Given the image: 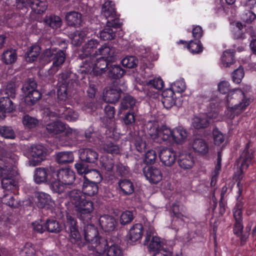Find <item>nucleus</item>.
I'll use <instances>...</instances> for the list:
<instances>
[{
  "label": "nucleus",
  "instance_id": "31",
  "mask_svg": "<svg viewBox=\"0 0 256 256\" xmlns=\"http://www.w3.org/2000/svg\"><path fill=\"white\" fill-rule=\"evenodd\" d=\"M115 54V49L112 47H110L106 44H104L100 47L98 50H96L94 54L96 56L102 55L107 60L110 61L112 60L111 58Z\"/></svg>",
  "mask_w": 256,
  "mask_h": 256
},
{
  "label": "nucleus",
  "instance_id": "6",
  "mask_svg": "<svg viewBox=\"0 0 256 256\" xmlns=\"http://www.w3.org/2000/svg\"><path fill=\"white\" fill-rule=\"evenodd\" d=\"M250 144H246V148L243 150L240 157V160L241 162L240 172H238L237 179L238 182L237 184V186L238 188V192L240 194L242 192V184L240 182V180L242 178V174L244 170L247 169L249 165L251 164L252 159L254 158L253 150L249 149Z\"/></svg>",
  "mask_w": 256,
  "mask_h": 256
},
{
  "label": "nucleus",
  "instance_id": "47",
  "mask_svg": "<svg viewBox=\"0 0 256 256\" xmlns=\"http://www.w3.org/2000/svg\"><path fill=\"white\" fill-rule=\"evenodd\" d=\"M30 7L36 12L40 14L46 10L47 5L44 0H32Z\"/></svg>",
  "mask_w": 256,
  "mask_h": 256
},
{
  "label": "nucleus",
  "instance_id": "30",
  "mask_svg": "<svg viewBox=\"0 0 256 256\" xmlns=\"http://www.w3.org/2000/svg\"><path fill=\"white\" fill-rule=\"evenodd\" d=\"M66 20L70 26H80L82 22V14L74 11L67 12L66 14Z\"/></svg>",
  "mask_w": 256,
  "mask_h": 256
},
{
  "label": "nucleus",
  "instance_id": "40",
  "mask_svg": "<svg viewBox=\"0 0 256 256\" xmlns=\"http://www.w3.org/2000/svg\"><path fill=\"white\" fill-rule=\"evenodd\" d=\"M36 197L37 206L41 208L49 205L51 202L50 196L45 192H38L36 194Z\"/></svg>",
  "mask_w": 256,
  "mask_h": 256
},
{
  "label": "nucleus",
  "instance_id": "52",
  "mask_svg": "<svg viewBox=\"0 0 256 256\" xmlns=\"http://www.w3.org/2000/svg\"><path fill=\"white\" fill-rule=\"evenodd\" d=\"M150 244L148 246V250L150 252H157L161 250L162 243L160 238L157 236H153L152 240L150 239Z\"/></svg>",
  "mask_w": 256,
  "mask_h": 256
},
{
  "label": "nucleus",
  "instance_id": "16",
  "mask_svg": "<svg viewBox=\"0 0 256 256\" xmlns=\"http://www.w3.org/2000/svg\"><path fill=\"white\" fill-rule=\"evenodd\" d=\"M122 90L118 87H110L104 93L103 99L110 103H115L118 101L121 96Z\"/></svg>",
  "mask_w": 256,
  "mask_h": 256
},
{
  "label": "nucleus",
  "instance_id": "17",
  "mask_svg": "<svg viewBox=\"0 0 256 256\" xmlns=\"http://www.w3.org/2000/svg\"><path fill=\"white\" fill-rule=\"evenodd\" d=\"M85 196L82 191L78 190H73L68 192L70 202L74 206L76 210L80 206V204L86 200Z\"/></svg>",
  "mask_w": 256,
  "mask_h": 256
},
{
  "label": "nucleus",
  "instance_id": "20",
  "mask_svg": "<svg viewBox=\"0 0 256 256\" xmlns=\"http://www.w3.org/2000/svg\"><path fill=\"white\" fill-rule=\"evenodd\" d=\"M144 172L145 176L151 182L156 184L162 179L160 170L155 166L149 167L147 170L144 168Z\"/></svg>",
  "mask_w": 256,
  "mask_h": 256
},
{
  "label": "nucleus",
  "instance_id": "55",
  "mask_svg": "<svg viewBox=\"0 0 256 256\" xmlns=\"http://www.w3.org/2000/svg\"><path fill=\"white\" fill-rule=\"evenodd\" d=\"M17 182L13 178H8L2 180V186L4 190L10 191L16 188Z\"/></svg>",
  "mask_w": 256,
  "mask_h": 256
},
{
  "label": "nucleus",
  "instance_id": "1",
  "mask_svg": "<svg viewBox=\"0 0 256 256\" xmlns=\"http://www.w3.org/2000/svg\"><path fill=\"white\" fill-rule=\"evenodd\" d=\"M244 92L239 89L229 92L227 96L228 110L234 114L238 115L244 111L250 104Z\"/></svg>",
  "mask_w": 256,
  "mask_h": 256
},
{
  "label": "nucleus",
  "instance_id": "21",
  "mask_svg": "<svg viewBox=\"0 0 256 256\" xmlns=\"http://www.w3.org/2000/svg\"><path fill=\"white\" fill-rule=\"evenodd\" d=\"M102 228L106 232L113 231L116 226V222L113 216L104 215L99 220Z\"/></svg>",
  "mask_w": 256,
  "mask_h": 256
},
{
  "label": "nucleus",
  "instance_id": "7",
  "mask_svg": "<svg viewBox=\"0 0 256 256\" xmlns=\"http://www.w3.org/2000/svg\"><path fill=\"white\" fill-rule=\"evenodd\" d=\"M119 20L116 18L114 22L108 20L106 26L100 33V37L104 40H113L116 37V32L112 28L120 27Z\"/></svg>",
  "mask_w": 256,
  "mask_h": 256
},
{
  "label": "nucleus",
  "instance_id": "46",
  "mask_svg": "<svg viewBox=\"0 0 256 256\" xmlns=\"http://www.w3.org/2000/svg\"><path fill=\"white\" fill-rule=\"evenodd\" d=\"M222 62L225 67H230L235 62L234 59V52L230 50L224 51L222 56Z\"/></svg>",
  "mask_w": 256,
  "mask_h": 256
},
{
  "label": "nucleus",
  "instance_id": "58",
  "mask_svg": "<svg viewBox=\"0 0 256 256\" xmlns=\"http://www.w3.org/2000/svg\"><path fill=\"white\" fill-rule=\"evenodd\" d=\"M138 63V59L132 56H126L122 60V66L128 68H132L136 67Z\"/></svg>",
  "mask_w": 256,
  "mask_h": 256
},
{
  "label": "nucleus",
  "instance_id": "12",
  "mask_svg": "<svg viewBox=\"0 0 256 256\" xmlns=\"http://www.w3.org/2000/svg\"><path fill=\"white\" fill-rule=\"evenodd\" d=\"M218 114L216 112H208L203 114L199 117H196L193 120V126L196 129L206 128L211 122L212 119L216 118Z\"/></svg>",
  "mask_w": 256,
  "mask_h": 256
},
{
  "label": "nucleus",
  "instance_id": "49",
  "mask_svg": "<svg viewBox=\"0 0 256 256\" xmlns=\"http://www.w3.org/2000/svg\"><path fill=\"white\" fill-rule=\"evenodd\" d=\"M50 188L51 190L56 193L62 194L63 192L66 188V185L62 182L61 180H57L50 181Z\"/></svg>",
  "mask_w": 256,
  "mask_h": 256
},
{
  "label": "nucleus",
  "instance_id": "25",
  "mask_svg": "<svg viewBox=\"0 0 256 256\" xmlns=\"http://www.w3.org/2000/svg\"><path fill=\"white\" fill-rule=\"evenodd\" d=\"M88 34V30H76L69 34L72 44L76 46H80Z\"/></svg>",
  "mask_w": 256,
  "mask_h": 256
},
{
  "label": "nucleus",
  "instance_id": "57",
  "mask_svg": "<svg viewBox=\"0 0 256 256\" xmlns=\"http://www.w3.org/2000/svg\"><path fill=\"white\" fill-rule=\"evenodd\" d=\"M36 87L37 84L36 82L34 80L30 78L25 82L22 86V90L26 95L28 93L31 92V91L34 90Z\"/></svg>",
  "mask_w": 256,
  "mask_h": 256
},
{
  "label": "nucleus",
  "instance_id": "61",
  "mask_svg": "<svg viewBox=\"0 0 256 256\" xmlns=\"http://www.w3.org/2000/svg\"><path fill=\"white\" fill-rule=\"evenodd\" d=\"M122 248L116 244L111 245L106 252V256H122Z\"/></svg>",
  "mask_w": 256,
  "mask_h": 256
},
{
  "label": "nucleus",
  "instance_id": "43",
  "mask_svg": "<svg viewBox=\"0 0 256 256\" xmlns=\"http://www.w3.org/2000/svg\"><path fill=\"white\" fill-rule=\"evenodd\" d=\"M172 211L176 217L181 220H184V217H186V208L181 204L177 202L174 203L172 206Z\"/></svg>",
  "mask_w": 256,
  "mask_h": 256
},
{
  "label": "nucleus",
  "instance_id": "18",
  "mask_svg": "<svg viewBox=\"0 0 256 256\" xmlns=\"http://www.w3.org/2000/svg\"><path fill=\"white\" fill-rule=\"evenodd\" d=\"M174 95V92L172 90H168L162 94L163 99L162 102L164 106L167 109L170 108L174 105L179 106L181 104V98H178L175 100Z\"/></svg>",
  "mask_w": 256,
  "mask_h": 256
},
{
  "label": "nucleus",
  "instance_id": "48",
  "mask_svg": "<svg viewBox=\"0 0 256 256\" xmlns=\"http://www.w3.org/2000/svg\"><path fill=\"white\" fill-rule=\"evenodd\" d=\"M0 107L8 113L12 112L14 110V104L8 96L0 98Z\"/></svg>",
  "mask_w": 256,
  "mask_h": 256
},
{
  "label": "nucleus",
  "instance_id": "50",
  "mask_svg": "<svg viewBox=\"0 0 256 256\" xmlns=\"http://www.w3.org/2000/svg\"><path fill=\"white\" fill-rule=\"evenodd\" d=\"M41 97L40 93L36 89L26 94L25 101L29 105L34 104Z\"/></svg>",
  "mask_w": 256,
  "mask_h": 256
},
{
  "label": "nucleus",
  "instance_id": "39",
  "mask_svg": "<svg viewBox=\"0 0 256 256\" xmlns=\"http://www.w3.org/2000/svg\"><path fill=\"white\" fill-rule=\"evenodd\" d=\"M46 224V230L52 233H58L62 230V226L56 220H47Z\"/></svg>",
  "mask_w": 256,
  "mask_h": 256
},
{
  "label": "nucleus",
  "instance_id": "37",
  "mask_svg": "<svg viewBox=\"0 0 256 256\" xmlns=\"http://www.w3.org/2000/svg\"><path fill=\"white\" fill-rule=\"evenodd\" d=\"M16 173V168L15 166L6 165L3 167L0 166V178L2 180L14 178Z\"/></svg>",
  "mask_w": 256,
  "mask_h": 256
},
{
  "label": "nucleus",
  "instance_id": "42",
  "mask_svg": "<svg viewBox=\"0 0 256 256\" xmlns=\"http://www.w3.org/2000/svg\"><path fill=\"white\" fill-rule=\"evenodd\" d=\"M40 52V48L37 45H34L30 47L26 53V60L28 62L34 61Z\"/></svg>",
  "mask_w": 256,
  "mask_h": 256
},
{
  "label": "nucleus",
  "instance_id": "36",
  "mask_svg": "<svg viewBox=\"0 0 256 256\" xmlns=\"http://www.w3.org/2000/svg\"><path fill=\"white\" fill-rule=\"evenodd\" d=\"M85 195L93 196L98 192V186L96 182L84 181L82 186V191Z\"/></svg>",
  "mask_w": 256,
  "mask_h": 256
},
{
  "label": "nucleus",
  "instance_id": "4",
  "mask_svg": "<svg viewBox=\"0 0 256 256\" xmlns=\"http://www.w3.org/2000/svg\"><path fill=\"white\" fill-rule=\"evenodd\" d=\"M94 58L88 57L87 59L82 61V67L85 69L83 70L86 73H92L96 76H100L105 72V68L108 67L107 60L104 58H100L96 60V63Z\"/></svg>",
  "mask_w": 256,
  "mask_h": 256
},
{
  "label": "nucleus",
  "instance_id": "3",
  "mask_svg": "<svg viewBox=\"0 0 256 256\" xmlns=\"http://www.w3.org/2000/svg\"><path fill=\"white\" fill-rule=\"evenodd\" d=\"M42 58L46 61H52V65L48 70L49 74H55L61 68L66 61L65 50L50 48L45 50L42 54Z\"/></svg>",
  "mask_w": 256,
  "mask_h": 256
},
{
  "label": "nucleus",
  "instance_id": "9",
  "mask_svg": "<svg viewBox=\"0 0 256 256\" xmlns=\"http://www.w3.org/2000/svg\"><path fill=\"white\" fill-rule=\"evenodd\" d=\"M29 156L36 166L44 160L46 156V150L41 145H34L31 146L28 150Z\"/></svg>",
  "mask_w": 256,
  "mask_h": 256
},
{
  "label": "nucleus",
  "instance_id": "19",
  "mask_svg": "<svg viewBox=\"0 0 256 256\" xmlns=\"http://www.w3.org/2000/svg\"><path fill=\"white\" fill-rule=\"evenodd\" d=\"M80 158L82 162L94 163L98 159V152L91 148H83L79 150Z\"/></svg>",
  "mask_w": 256,
  "mask_h": 256
},
{
  "label": "nucleus",
  "instance_id": "34",
  "mask_svg": "<svg viewBox=\"0 0 256 256\" xmlns=\"http://www.w3.org/2000/svg\"><path fill=\"white\" fill-rule=\"evenodd\" d=\"M91 244L96 251L100 254H103L108 248L107 240L102 238L98 237Z\"/></svg>",
  "mask_w": 256,
  "mask_h": 256
},
{
  "label": "nucleus",
  "instance_id": "33",
  "mask_svg": "<svg viewBox=\"0 0 256 256\" xmlns=\"http://www.w3.org/2000/svg\"><path fill=\"white\" fill-rule=\"evenodd\" d=\"M44 22L53 29H57L62 25L61 18L56 15L46 16L44 19Z\"/></svg>",
  "mask_w": 256,
  "mask_h": 256
},
{
  "label": "nucleus",
  "instance_id": "28",
  "mask_svg": "<svg viewBox=\"0 0 256 256\" xmlns=\"http://www.w3.org/2000/svg\"><path fill=\"white\" fill-rule=\"evenodd\" d=\"M84 236L85 240L91 244L98 238L97 228L94 224L86 225L84 228Z\"/></svg>",
  "mask_w": 256,
  "mask_h": 256
},
{
  "label": "nucleus",
  "instance_id": "8",
  "mask_svg": "<svg viewBox=\"0 0 256 256\" xmlns=\"http://www.w3.org/2000/svg\"><path fill=\"white\" fill-rule=\"evenodd\" d=\"M242 203L238 202L234 208V217L235 220V224L234 227V234L238 236L241 235L243 230L242 224Z\"/></svg>",
  "mask_w": 256,
  "mask_h": 256
},
{
  "label": "nucleus",
  "instance_id": "24",
  "mask_svg": "<svg viewBox=\"0 0 256 256\" xmlns=\"http://www.w3.org/2000/svg\"><path fill=\"white\" fill-rule=\"evenodd\" d=\"M187 136L186 130L182 127H178L172 130V140L178 144L184 142Z\"/></svg>",
  "mask_w": 256,
  "mask_h": 256
},
{
  "label": "nucleus",
  "instance_id": "45",
  "mask_svg": "<svg viewBox=\"0 0 256 256\" xmlns=\"http://www.w3.org/2000/svg\"><path fill=\"white\" fill-rule=\"evenodd\" d=\"M107 70L108 76L112 78H120L124 74V70L118 65L110 66L108 67Z\"/></svg>",
  "mask_w": 256,
  "mask_h": 256
},
{
  "label": "nucleus",
  "instance_id": "35",
  "mask_svg": "<svg viewBox=\"0 0 256 256\" xmlns=\"http://www.w3.org/2000/svg\"><path fill=\"white\" fill-rule=\"evenodd\" d=\"M118 184L124 195H130L134 192V186L130 180L122 179L118 181Z\"/></svg>",
  "mask_w": 256,
  "mask_h": 256
},
{
  "label": "nucleus",
  "instance_id": "29",
  "mask_svg": "<svg viewBox=\"0 0 256 256\" xmlns=\"http://www.w3.org/2000/svg\"><path fill=\"white\" fill-rule=\"evenodd\" d=\"M17 60V54L16 50L10 48L4 50L1 58V60L6 64H12L14 63Z\"/></svg>",
  "mask_w": 256,
  "mask_h": 256
},
{
  "label": "nucleus",
  "instance_id": "51",
  "mask_svg": "<svg viewBox=\"0 0 256 256\" xmlns=\"http://www.w3.org/2000/svg\"><path fill=\"white\" fill-rule=\"evenodd\" d=\"M16 197L17 196H14L12 192H9L4 194L1 198L2 203L11 207H16L18 205V202Z\"/></svg>",
  "mask_w": 256,
  "mask_h": 256
},
{
  "label": "nucleus",
  "instance_id": "5",
  "mask_svg": "<svg viewBox=\"0 0 256 256\" xmlns=\"http://www.w3.org/2000/svg\"><path fill=\"white\" fill-rule=\"evenodd\" d=\"M76 76L70 71H66L59 75L58 78V98L65 100L68 97V92L70 84L76 80Z\"/></svg>",
  "mask_w": 256,
  "mask_h": 256
},
{
  "label": "nucleus",
  "instance_id": "38",
  "mask_svg": "<svg viewBox=\"0 0 256 256\" xmlns=\"http://www.w3.org/2000/svg\"><path fill=\"white\" fill-rule=\"evenodd\" d=\"M84 178L85 181L90 182H96V184L100 183L102 177L98 171L96 170H88L86 174L84 176Z\"/></svg>",
  "mask_w": 256,
  "mask_h": 256
},
{
  "label": "nucleus",
  "instance_id": "27",
  "mask_svg": "<svg viewBox=\"0 0 256 256\" xmlns=\"http://www.w3.org/2000/svg\"><path fill=\"white\" fill-rule=\"evenodd\" d=\"M49 170L46 168H38L35 170L34 179L36 183L40 184L48 182Z\"/></svg>",
  "mask_w": 256,
  "mask_h": 256
},
{
  "label": "nucleus",
  "instance_id": "53",
  "mask_svg": "<svg viewBox=\"0 0 256 256\" xmlns=\"http://www.w3.org/2000/svg\"><path fill=\"white\" fill-rule=\"evenodd\" d=\"M102 148L104 151L111 154H118L120 152L119 146L110 141H106L103 144Z\"/></svg>",
  "mask_w": 256,
  "mask_h": 256
},
{
  "label": "nucleus",
  "instance_id": "64",
  "mask_svg": "<svg viewBox=\"0 0 256 256\" xmlns=\"http://www.w3.org/2000/svg\"><path fill=\"white\" fill-rule=\"evenodd\" d=\"M77 222L75 218L71 216L68 215L66 216V222L64 224L66 230L67 232L78 228Z\"/></svg>",
  "mask_w": 256,
  "mask_h": 256
},
{
  "label": "nucleus",
  "instance_id": "23",
  "mask_svg": "<svg viewBox=\"0 0 256 256\" xmlns=\"http://www.w3.org/2000/svg\"><path fill=\"white\" fill-rule=\"evenodd\" d=\"M178 162L179 166L184 170L192 168L194 164L193 156L188 153L180 154Z\"/></svg>",
  "mask_w": 256,
  "mask_h": 256
},
{
  "label": "nucleus",
  "instance_id": "63",
  "mask_svg": "<svg viewBox=\"0 0 256 256\" xmlns=\"http://www.w3.org/2000/svg\"><path fill=\"white\" fill-rule=\"evenodd\" d=\"M134 218L132 212L129 210H126L123 212L120 216V223L123 225L128 224L133 220Z\"/></svg>",
  "mask_w": 256,
  "mask_h": 256
},
{
  "label": "nucleus",
  "instance_id": "26",
  "mask_svg": "<svg viewBox=\"0 0 256 256\" xmlns=\"http://www.w3.org/2000/svg\"><path fill=\"white\" fill-rule=\"evenodd\" d=\"M46 130L50 134L56 135L64 131L66 126L60 121L53 122L46 125Z\"/></svg>",
  "mask_w": 256,
  "mask_h": 256
},
{
  "label": "nucleus",
  "instance_id": "15",
  "mask_svg": "<svg viewBox=\"0 0 256 256\" xmlns=\"http://www.w3.org/2000/svg\"><path fill=\"white\" fill-rule=\"evenodd\" d=\"M102 14L106 18H110L108 20L111 22H114L116 18L120 21L116 14L114 4L112 1L108 0L104 2L102 7Z\"/></svg>",
  "mask_w": 256,
  "mask_h": 256
},
{
  "label": "nucleus",
  "instance_id": "10",
  "mask_svg": "<svg viewBox=\"0 0 256 256\" xmlns=\"http://www.w3.org/2000/svg\"><path fill=\"white\" fill-rule=\"evenodd\" d=\"M94 210V203L92 200H85L76 211L80 213V218L88 222L91 218V214Z\"/></svg>",
  "mask_w": 256,
  "mask_h": 256
},
{
  "label": "nucleus",
  "instance_id": "2",
  "mask_svg": "<svg viewBox=\"0 0 256 256\" xmlns=\"http://www.w3.org/2000/svg\"><path fill=\"white\" fill-rule=\"evenodd\" d=\"M146 128L148 134L155 142L162 143L172 140V130L165 126L160 127L156 121H148L146 124Z\"/></svg>",
  "mask_w": 256,
  "mask_h": 256
},
{
  "label": "nucleus",
  "instance_id": "56",
  "mask_svg": "<svg viewBox=\"0 0 256 256\" xmlns=\"http://www.w3.org/2000/svg\"><path fill=\"white\" fill-rule=\"evenodd\" d=\"M22 123L27 128H33L38 125L39 121L34 117L30 116L29 115H26L23 117Z\"/></svg>",
  "mask_w": 256,
  "mask_h": 256
},
{
  "label": "nucleus",
  "instance_id": "22",
  "mask_svg": "<svg viewBox=\"0 0 256 256\" xmlns=\"http://www.w3.org/2000/svg\"><path fill=\"white\" fill-rule=\"evenodd\" d=\"M144 228L141 224H134L130 229L128 238L132 242H135L140 240L143 235Z\"/></svg>",
  "mask_w": 256,
  "mask_h": 256
},
{
  "label": "nucleus",
  "instance_id": "11",
  "mask_svg": "<svg viewBox=\"0 0 256 256\" xmlns=\"http://www.w3.org/2000/svg\"><path fill=\"white\" fill-rule=\"evenodd\" d=\"M99 45V42L96 40L92 39L84 44L82 48V53L80 54L79 58L84 60L88 57L94 58L96 56L94 54L96 49Z\"/></svg>",
  "mask_w": 256,
  "mask_h": 256
},
{
  "label": "nucleus",
  "instance_id": "54",
  "mask_svg": "<svg viewBox=\"0 0 256 256\" xmlns=\"http://www.w3.org/2000/svg\"><path fill=\"white\" fill-rule=\"evenodd\" d=\"M0 135L5 138L14 139L16 134L11 126H0Z\"/></svg>",
  "mask_w": 256,
  "mask_h": 256
},
{
  "label": "nucleus",
  "instance_id": "32",
  "mask_svg": "<svg viewBox=\"0 0 256 256\" xmlns=\"http://www.w3.org/2000/svg\"><path fill=\"white\" fill-rule=\"evenodd\" d=\"M192 148L195 152L202 154H206L208 150L207 144L201 138L195 139L192 143Z\"/></svg>",
  "mask_w": 256,
  "mask_h": 256
},
{
  "label": "nucleus",
  "instance_id": "59",
  "mask_svg": "<svg viewBox=\"0 0 256 256\" xmlns=\"http://www.w3.org/2000/svg\"><path fill=\"white\" fill-rule=\"evenodd\" d=\"M221 161H222V156L220 152L218 153V158L216 164L215 166V168L214 171V174L212 176V178L210 184L212 186H214L216 181V177L219 174V170L221 168Z\"/></svg>",
  "mask_w": 256,
  "mask_h": 256
},
{
  "label": "nucleus",
  "instance_id": "14",
  "mask_svg": "<svg viewBox=\"0 0 256 256\" xmlns=\"http://www.w3.org/2000/svg\"><path fill=\"white\" fill-rule=\"evenodd\" d=\"M176 153L170 148H164L161 150L159 156L162 164L166 166H171L176 161Z\"/></svg>",
  "mask_w": 256,
  "mask_h": 256
},
{
  "label": "nucleus",
  "instance_id": "60",
  "mask_svg": "<svg viewBox=\"0 0 256 256\" xmlns=\"http://www.w3.org/2000/svg\"><path fill=\"white\" fill-rule=\"evenodd\" d=\"M64 118L70 122H74L77 120L79 117L78 114L70 108H66L63 112Z\"/></svg>",
  "mask_w": 256,
  "mask_h": 256
},
{
  "label": "nucleus",
  "instance_id": "62",
  "mask_svg": "<svg viewBox=\"0 0 256 256\" xmlns=\"http://www.w3.org/2000/svg\"><path fill=\"white\" fill-rule=\"evenodd\" d=\"M188 48L194 54H198L202 51V46L199 40L196 42L190 41L188 45Z\"/></svg>",
  "mask_w": 256,
  "mask_h": 256
},
{
  "label": "nucleus",
  "instance_id": "44",
  "mask_svg": "<svg viewBox=\"0 0 256 256\" xmlns=\"http://www.w3.org/2000/svg\"><path fill=\"white\" fill-rule=\"evenodd\" d=\"M136 100L132 96L126 94L122 98L120 103V109L133 108L136 104Z\"/></svg>",
  "mask_w": 256,
  "mask_h": 256
},
{
  "label": "nucleus",
  "instance_id": "41",
  "mask_svg": "<svg viewBox=\"0 0 256 256\" xmlns=\"http://www.w3.org/2000/svg\"><path fill=\"white\" fill-rule=\"evenodd\" d=\"M56 160L58 164L70 163L74 161L73 154L70 152H61L56 154Z\"/></svg>",
  "mask_w": 256,
  "mask_h": 256
},
{
  "label": "nucleus",
  "instance_id": "13",
  "mask_svg": "<svg viewBox=\"0 0 256 256\" xmlns=\"http://www.w3.org/2000/svg\"><path fill=\"white\" fill-rule=\"evenodd\" d=\"M56 176L66 186L72 185L76 178L74 172L69 168H61L58 170Z\"/></svg>",
  "mask_w": 256,
  "mask_h": 256
}]
</instances>
